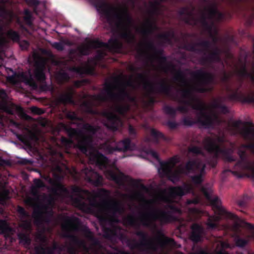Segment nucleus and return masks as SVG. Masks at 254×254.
<instances>
[{
	"label": "nucleus",
	"mask_w": 254,
	"mask_h": 254,
	"mask_svg": "<svg viewBox=\"0 0 254 254\" xmlns=\"http://www.w3.org/2000/svg\"><path fill=\"white\" fill-rule=\"evenodd\" d=\"M34 185L35 187H32V191L33 192L35 189V188H40L43 186V183L39 179H35L34 181Z\"/></svg>",
	"instance_id": "f8f14e48"
},
{
	"label": "nucleus",
	"mask_w": 254,
	"mask_h": 254,
	"mask_svg": "<svg viewBox=\"0 0 254 254\" xmlns=\"http://www.w3.org/2000/svg\"><path fill=\"white\" fill-rule=\"evenodd\" d=\"M1 96L4 97L5 95V92L4 91H1Z\"/></svg>",
	"instance_id": "cd10ccee"
},
{
	"label": "nucleus",
	"mask_w": 254,
	"mask_h": 254,
	"mask_svg": "<svg viewBox=\"0 0 254 254\" xmlns=\"http://www.w3.org/2000/svg\"><path fill=\"white\" fill-rule=\"evenodd\" d=\"M53 47L58 50H62L64 48L63 44L60 43H54Z\"/></svg>",
	"instance_id": "dca6fc26"
},
{
	"label": "nucleus",
	"mask_w": 254,
	"mask_h": 254,
	"mask_svg": "<svg viewBox=\"0 0 254 254\" xmlns=\"http://www.w3.org/2000/svg\"><path fill=\"white\" fill-rule=\"evenodd\" d=\"M90 160L93 162H95L98 164L102 163V161L105 159L103 156L97 153H91L89 155Z\"/></svg>",
	"instance_id": "7ed1b4c3"
},
{
	"label": "nucleus",
	"mask_w": 254,
	"mask_h": 254,
	"mask_svg": "<svg viewBox=\"0 0 254 254\" xmlns=\"http://www.w3.org/2000/svg\"><path fill=\"white\" fill-rule=\"evenodd\" d=\"M3 43V41H0V44H2Z\"/></svg>",
	"instance_id": "473e14b6"
},
{
	"label": "nucleus",
	"mask_w": 254,
	"mask_h": 254,
	"mask_svg": "<svg viewBox=\"0 0 254 254\" xmlns=\"http://www.w3.org/2000/svg\"><path fill=\"white\" fill-rule=\"evenodd\" d=\"M78 146L82 151L87 154V143L86 139H83L81 142H79Z\"/></svg>",
	"instance_id": "0eeeda50"
},
{
	"label": "nucleus",
	"mask_w": 254,
	"mask_h": 254,
	"mask_svg": "<svg viewBox=\"0 0 254 254\" xmlns=\"http://www.w3.org/2000/svg\"><path fill=\"white\" fill-rule=\"evenodd\" d=\"M236 220L238 221V222H239V225H242V223H243V221L240 220V219H238V218H236Z\"/></svg>",
	"instance_id": "4be33fe9"
},
{
	"label": "nucleus",
	"mask_w": 254,
	"mask_h": 254,
	"mask_svg": "<svg viewBox=\"0 0 254 254\" xmlns=\"http://www.w3.org/2000/svg\"><path fill=\"white\" fill-rule=\"evenodd\" d=\"M193 181L194 182H195L196 183H199V182H200L201 181V178L199 176L194 177L193 178Z\"/></svg>",
	"instance_id": "aec40b11"
},
{
	"label": "nucleus",
	"mask_w": 254,
	"mask_h": 254,
	"mask_svg": "<svg viewBox=\"0 0 254 254\" xmlns=\"http://www.w3.org/2000/svg\"><path fill=\"white\" fill-rule=\"evenodd\" d=\"M232 216L234 217H236L235 216H234V215H232Z\"/></svg>",
	"instance_id": "f704fd0d"
},
{
	"label": "nucleus",
	"mask_w": 254,
	"mask_h": 254,
	"mask_svg": "<svg viewBox=\"0 0 254 254\" xmlns=\"http://www.w3.org/2000/svg\"><path fill=\"white\" fill-rule=\"evenodd\" d=\"M7 36L9 38H11L13 40H17L18 38L17 34L13 31H10L8 33Z\"/></svg>",
	"instance_id": "ddd939ff"
},
{
	"label": "nucleus",
	"mask_w": 254,
	"mask_h": 254,
	"mask_svg": "<svg viewBox=\"0 0 254 254\" xmlns=\"http://www.w3.org/2000/svg\"><path fill=\"white\" fill-rule=\"evenodd\" d=\"M8 198V191L6 190H3L2 192H0V203L3 204L4 202V200Z\"/></svg>",
	"instance_id": "9b49d317"
},
{
	"label": "nucleus",
	"mask_w": 254,
	"mask_h": 254,
	"mask_svg": "<svg viewBox=\"0 0 254 254\" xmlns=\"http://www.w3.org/2000/svg\"><path fill=\"white\" fill-rule=\"evenodd\" d=\"M28 12V11L27 10H25V13H27Z\"/></svg>",
	"instance_id": "72a5a7b5"
},
{
	"label": "nucleus",
	"mask_w": 254,
	"mask_h": 254,
	"mask_svg": "<svg viewBox=\"0 0 254 254\" xmlns=\"http://www.w3.org/2000/svg\"><path fill=\"white\" fill-rule=\"evenodd\" d=\"M190 151L195 153H199V149L197 147H192L190 148Z\"/></svg>",
	"instance_id": "6ab92c4d"
},
{
	"label": "nucleus",
	"mask_w": 254,
	"mask_h": 254,
	"mask_svg": "<svg viewBox=\"0 0 254 254\" xmlns=\"http://www.w3.org/2000/svg\"><path fill=\"white\" fill-rule=\"evenodd\" d=\"M35 77L39 80H43L45 79V75L43 72L42 70L37 69L35 72Z\"/></svg>",
	"instance_id": "9d476101"
},
{
	"label": "nucleus",
	"mask_w": 254,
	"mask_h": 254,
	"mask_svg": "<svg viewBox=\"0 0 254 254\" xmlns=\"http://www.w3.org/2000/svg\"><path fill=\"white\" fill-rule=\"evenodd\" d=\"M35 109H36V108L35 107H33V108H32V111H33V112H35Z\"/></svg>",
	"instance_id": "7c9ffc66"
},
{
	"label": "nucleus",
	"mask_w": 254,
	"mask_h": 254,
	"mask_svg": "<svg viewBox=\"0 0 254 254\" xmlns=\"http://www.w3.org/2000/svg\"><path fill=\"white\" fill-rule=\"evenodd\" d=\"M18 211H19L20 213H23V212H24V210H23V209L22 208H21V207H19V208H18Z\"/></svg>",
	"instance_id": "b1692460"
},
{
	"label": "nucleus",
	"mask_w": 254,
	"mask_h": 254,
	"mask_svg": "<svg viewBox=\"0 0 254 254\" xmlns=\"http://www.w3.org/2000/svg\"><path fill=\"white\" fill-rule=\"evenodd\" d=\"M173 195L182 196L185 194L187 191H185L184 189H183L182 188H175L173 190Z\"/></svg>",
	"instance_id": "6e6552de"
},
{
	"label": "nucleus",
	"mask_w": 254,
	"mask_h": 254,
	"mask_svg": "<svg viewBox=\"0 0 254 254\" xmlns=\"http://www.w3.org/2000/svg\"><path fill=\"white\" fill-rule=\"evenodd\" d=\"M7 80L12 83H15L17 80H22L23 82H25L27 83H30V80L31 79V76H30V79H24L23 77V75H17L16 74L14 73L11 76H8L7 77Z\"/></svg>",
	"instance_id": "f03ea898"
},
{
	"label": "nucleus",
	"mask_w": 254,
	"mask_h": 254,
	"mask_svg": "<svg viewBox=\"0 0 254 254\" xmlns=\"http://www.w3.org/2000/svg\"><path fill=\"white\" fill-rule=\"evenodd\" d=\"M205 148L208 151H212L217 148V146L214 144L213 141L210 139H207L206 140Z\"/></svg>",
	"instance_id": "423d86ee"
},
{
	"label": "nucleus",
	"mask_w": 254,
	"mask_h": 254,
	"mask_svg": "<svg viewBox=\"0 0 254 254\" xmlns=\"http://www.w3.org/2000/svg\"><path fill=\"white\" fill-rule=\"evenodd\" d=\"M20 45L22 49H26L28 46V43L26 41H23L21 42Z\"/></svg>",
	"instance_id": "f3484780"
},
{
	"label": "nucleus",
	"mask_w": 254,
	"mask_h": 254,
	"mask_svg": "<svg viewBox=\"0 0 254 254\" xmlns=\"http://www.w3.org/2000/svg\"><path fill=\"white\" fill-rule=\"evenodd\" d=\"M107 123L106 125L108 128H111L113 130L117 129V127L121 126V123L120 120L113 114H110L108 116Z\"/></svg>",
	"instance_id": "f257e3e1"
},
{
	"label": "nucleus",
	"mask_w": 254,
	"mask_h": 254,
	"mask_svg": "<svg viewBox=\"0 0 254 254\" xmlns=\"http://www.w3.org/2000/svg\"><path fill=\"white\" fill-rule=\"evenodd\" d=\"M247 243V241L242 239H238L236 242L237 245L239 247H243L245 246Z\"/></svg>",
	"instance_id": "2eb2a0df"
},
{
	"label": "nucleus",
	"mask_w": 254,
	"mask_h": 254,
	"mask_svg": "<svg viewBox=\"0 0 254 254\" xmlns=\"http://www.w3.org/2000/svg\"><path fill=\"white\" fill-rule=\"evenodd\" d=\"M152 134H153V135H157V136H159V135H158V134H157V133H156L155 132V131H154V130H152Z\"/></svg>",
	"instance_id": "bb28decb"
},
{
	"label": "nucleus",
	"mask_w": 254,
	"mask_h": 254,
	"mask_svg": "<svg viewBox=\"0 0 254 254\" xmlns=\"http://www.w3.org/2000/svg\"><path fill=\"white\" fill-rule=\"evenodd\" d=\"M208 225L210 228H213L215 226V224H212L211 223H208Z\"/></svg>",
	"instance_id": "5701e85b"
},
{
	"label": "nucleus",
	"mask_w": 254,
	"mask_h": 254,
	"mask_svg": "<svg viewBox=\"0 0 254 254\" xmlns=\"http://www.w3.org/2000/svg\"><path fill=\"white\" fill-rule=\"evenodd\" d=\"M133 131V129L131 127H129V132H132Z\"/></svg>",
	"instance_id": "c756f323"
},
{
	"label": "nucleus",
	"mask_w": 254,
	"mask_h": 254,
	"mask_svg": "<svg viewBox=\"0 0 254 254\" xmlns=\"http://www.w3.org/2000/svg\"><path fill=\"white\" fill-rule=\"evenodd\" d=\"M192 234L191 237V239L193 241L197 242L200 240L199 236H196V234L200 233L201 232V228L196 224L193 225L192 226Z\"/></svg>",
	"instance_id": "20e7f679"
},
{
	"label": "nucleus",
	"mask_w": 254,
	"mask_h": 254,
	"mask_svg": "<svg viewBox=\"0 0 254 254\" xmlns=\"http://www.w3.org/2000/svg\"><path fill=\"white\" fill-rule=\"evenodd\" d=\"M6 223L3 221H0V233H3L6 229Z\"/></svg>",
	"instance_id": "4468645a"
},
{
	"label": "nucleus",
	"mask_w": 254,
	"mask_h": 254,
	"mask_svg": "<svg viewBox=\"0 0 254 254\" xmlns=\"http://www.w3.org/2000/svg\"><path fill=\"white\" fill-rule=\"evenodd\" d=\"M193 163H188L187 164V166H186V167L188 168V169H189L190 166H193Z\"/></svg>",
	"instance_id": "412c9836"
},
{
	"label": "nucleus",
	"mask_w": 254,
	"mask_h": 254,
	"mask_svg": "<svg viewBox=\"0 0 254 254\" xmlns=\"http://www.w3.org/2000/svg\"><path fill=\"white\" fill-rule=\"evenodd\" d=\"M168 165L167 164H161V168L158 169L159 173L162 176L167 174L168 172Z\"/></svg>",
	"instance_id": "1a4fd4ad"
},
{
	"label": "nucleus",
	"mask_w": 254,
	"mask_h": 254,
	"mask_svg": "<svg viewBox=\"0 0 254 254\" xmlns=\"http://www.w3.org/2000/svg\"><path fill=\"white\" fill-rule=\"evenodd\" d=\"M217 254H225L223 252L220 251V252H217Z\"/></svg>",
	"instance_id": "c85d7f7f"
},
{
	"label": "nucleus",
	"mask_w": 254,
	"mask_h": 254,
	"mask_svg": "<svg viewBox=\"0 0 254 254\" xmlns=\"http://www.w3.org/2000/svg\"><path fill=\"white\" fill-rule=\"evenodd\" d=\"M130 140L128 139H126L118 144V149L121 150H126L129 148Z\"/></svg>",
	"instance_id": "39448f33"
},
{
	"label": "nucleus",
	"mask_w": 254,
	"mask_h": 254,
	"mask_svg": "<svg viewBox=\"0 0 254 254\" xmlns=\"http://www.w3.org/2000/svg\"><path fill=\"white\" fill-rule=\"evenodd\" d=\"M204 193L205 194V195H206V196H207L208 198H209L208 194H207L205 192H204Z\"/></svg>",
	"instance_id": "2f4dec72"
},
{
	"label": "nucleus",
	"mask_w": 254,
	"mask_h": 254,
	"mask_svg": "<svg viewBox=\"0 0 254 254\" xmlns=\"http://www.w3.org/2000/svg\"><path fill=\"white\" fill-rule=\"evenodd\" d=\"M147 155L148 156H150L153 157L154 158H156L157 159H158L157 154L153 151H151L150 152L147 153Z\"/></svg>",
	"instance_id": "a211bd4d"
},
{
	"label": "nucleus",
	"mask_w": 254,
	"mask_h": 254,
	"mask_svg": "<svg viewBox=\"0 0 254 254\" xmlns=\"http://www.w3.org/2000/svg\"><path fill=\"white\" fill-rule=\"evenodd\" d=\"M221 245L223 248H226V247H228V246H227L226 244H225L224 243H222Z\"/></svg>",
	"instance_id": "393cba45"
},
{
	"label": "nucleus",
	"mask_w": 254,
	"mask_h": 254,
	"mask_svg": "<svg viewBox=\"0 0 254 254\" xmlns=\"http://www.w3.org/2000/svg\"><path fill=\"white\" fill-rule=\"evenodd\" d=\"M169 178H170V180H171L173 182H174L176 180V179H174L173 178H172L171 177H169Z\"/></svg>",
	"instance_id": "a878e982"
}]
</instances>
